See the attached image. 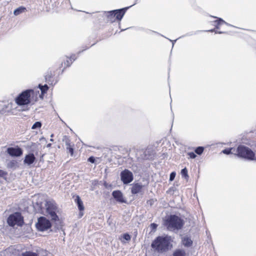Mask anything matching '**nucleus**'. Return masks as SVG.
I'll use <instances>...</instances> for the list:
<instances>
[{
    "instance_id": "nucleus-1",
    "label": "nucleus",
    "mask_w": 256,
    "mask_h": 256,
    "mask_svg": "<svg viewBox=\"0 0 256 256\" xmlns=\"http://www.w3.org/2000/svg\"><path fill=\"white\" fill-rule=\"evenodd\" d=\"M38 92L28 89L22 91L14 99L15 102L18 106H28L33 104L38 100Z\"/></svg>"
},
{
    "instance_id": "nucleus-2",
    "label": "nucleus",
    "mask_w": 256,
    "mask_h": 256,
    "mask_svg": "<svg viewBox=\"0 0 256 256\" xmlns=\"http://www.w3.org/2000/svg\"><path fill=\"white\" fill-rule=\"evenodd\" d=\"M163 224L170 231L178 230L182 228L184 222L181 218L176 214H170L166 216L164 220Z\"/></svg>"
},
{
    "instance_id": "nucleus-3",
    "label": "nucleus",
    "mask_w": 256,
    "mask_h": 256,
    "mask_svg": "<svg viewBox=\"0 0 256 256\" xmlns=\"http://www.w3.org/2000/svg\"><path fill=\"white\" fill-rule=\"evenodd\" d=\"M170 240L167 236H158L152 242L151 246L158 252H164L169 248Z\"/></svg>"
},
{
    "instance_id": "nucleus-4",
    "label": "nucleus",
    "mask_w": 256,
    "mask_h": 256,
    "mask_svg": "<svg viewBox=\"0 0 256 256\" xmlns=\"http://www.w3.org/2000/svg\"><path fill=\"white\" fill-rule=\"evenodd\" d=\"M128 8L105 12L106 21L110 23L121 20Z\"/></svg>"
},
{
    "instance_id": "nucleus-5",
    "label": "nucleus",
    "mask_w": 256,
    "mask_h": 256,
    "mask_svg": "<svg viewBox=\"0 0 256 256\" xmlns=\"http://www.w3.org/2000/svg\"><path fill=\"white\" fill-rule=\"evenodd\" d=\"M46 212L50 216L52 222L59 220V218L56 214L58 212V207L54 200L46 201L45 204Z\"/></svg>"
},
{
    "instance_id": "nucleus-6",
    "label": "nucleus",
    "mask_w": 256,
    "mask_h": 256,
    "mask_svg": "<svg viewBox=\"0 0 256 256\" xmlns=\"http://www.w3.org/2000/svg\"><path fill=\"white\" fill-rule=\"evenodd\" d=\"M236 152L238 156L250 160H254L255 156V154L251 149L242 145L238 146Z\"/></svg>"
},
{
    "instance_id": "nucleus-7",
    "label": "nucleus",
    "mask_w": 256,
    "mask_h": 256,
    "mask_svg": "<svg viewBox=\"0 0 256 256\" xmlns=\"http://www.w3.org/2000/svg\"><path fill=\"white\" fill-rule=\"evenodd\" d=\"M52 224L51 222L44 216H40L38 219V222L36 224V228L39 232L47 231L51 228Z\"/></svg>"
},
{
    "instance_id": "nucleus-8",
    "label": "nucleus",
    "mask_w": 256,
    "mask_h": 256,
    "mask_svg": "<svg viewBox=\"0 0 256 256\" xmlns=\"http://www.w3.org/2000/svg\"><path fill=\"white\" fill-rule=\"evenodd\" d=\"M7 222L11 226H14L15 225L22 226L24 224V218L20 212H16L9 216Z\"/></svg>"
},
{
    "instance_id": "nucleus-9",
    "label": "nucleus",
    "mask_w": 256,
    "mask_h": 256,
    "mask_svg": "<svg viewBox=\"0 0 256 256\" xmlns=\"http://www.w3.org/2000/svg\"><path fill=\"white\" fill-rule=\"evenodd\" d=\"M211 23L214 26V28L209 30V32H215L218 34H224L226 32V31L222 30L221 28L224 26H228V25L222 18H217L216 20L212 21Z\"/></svg>"
},
{
    "instance_id": "nucleus-10",
    "label": "nucleus",
    "mask_w": 256,
    "mask_h": 256,
    "mask_svg": "<svg viewBox=\"0 0 256 256\" xmlns=\"http://www.w3.org/2000/svg\"><path fill=\"white\" fill-rule=\"evenodd\" d=\"M120 178L124 184H128L133 180V174L128 170L125 169L121 172Z\"/></svg>"
},
{
    "instance_id": "nucleus-11",
    "label": "nucleus",
    "mask_w": 256,
    "mask_h": 256,
    "mask_svg": "<svg viewBox=\"0 0 256 256\" xmlns=\"http://www.w3.org/2000/svg\"><path fill=\"white\" fill-rule=\"evenodd\" d=\"M6 152L10 156L16 157L20 156L23 154L22 150L18 146H16L15 148H8Z\"/></svg>"
},
{
    "instance_id": "nucleus-12",
    "label": "nucleus",
    "mask_w": 256,
    "mask_h": 256,
    "mask_svg": "<svg viewBox=\"0 0 256 256\" xmlns=\"http://www.w3.org/2000/svg\"><path fill=\"white\" fill-rule=\"evenodd\" d=\"M75 56H72L70 57L66 58V60L61 63L60 68H63L61 70V72H63L64 70L69 67L73 62L75 60Z\"/></svg>"
},
{
    "instance_id": "nucleus-13",
    "label": "nucleus",
    "mask_w": 256,
    "mask_h": 256,
    "mask_svg": "<svg viewBox=\"0 0 256 256\" xmlns=\"http://www.w3.org/2000/svg\"><path fill=\"white\" fill-rule=\"evenodd\" d=\"M112 196L116 202L120 203H126V202L124 200L122 192L119 190H114L112 192Z\"/></svg>"
},
{
    "instance_id": "nucleus-14",
    "label": "nucleus",
    "mask_w": 256,
    "mask_h": 256,
    "mask_svg": "<svg viewBox=\"0 0 256 256\" xmlns=\"http://www.w3.org/2000/svg\"><path fill=\"white\" fill-rule=\"evenodd\" d=\"M36 160V158L33 154H30L25 156L24 163L28 165L32 164Z\"/></svg>"
},
{
    "instance_id": "nucleus-15",
    "label": "nucleus",
    "mask_w": 256,
    "mask_h": 256,
    "mask_svg": "<svg viewBox=\"0 0 256 256\" xmlns=\"http://www.w3.org/2000/svg\"><path fill=\"white\" fill-rule=\"evenodd\" d=\"M66 150L68 153H69L71 156H72L74 152V144H72L69 140L66 142Z\"/></svg>"
},
{
    "instance_id": "nucleus-16",
    "label": "nucleus",
    "mask_w": 256,
    "mask_h": 256,
    "mask_svg": "<svg viewBox=\"0 0 256 256\" xmlns=\"http://www.w3.org/2000/svg\"><path fill=\"white\" fill-rule=\"evenodd\" d=\"M55 74L54 72H52V71L48 72L46 76H45L46 81L49 84H52L53 82H54V76Z\"/></svg>"
},
{
    "instance_id": "nucleus-17",
    "label": "nucleus",
    "mask_w": 256,
    "mask_h": 256,
    "mask_svg": "<svg viewBox=\"0 0 256 256\" xmlns=\"http://www.w3.org/2000/svg\"><path fill=\"white\" fill-rule=\"evenodd\" d=\"M142 188V186L137 183L133 184L131 188V192L132 194H136L140 192Z\"/></svg>"
},
{
    "instance_id": "nucleus-18",
    "label": "nucleus",
    "mask_w": 256,
    "mask_h": 256,
    "mask_svg": "<svg viewBox=\"0 0 256 256\" xmlns=\"http://www.w3.org/2000/svg\"><path fill=\"white\" fill-rule=\"evenodd\" d=\"M182 243L185 246H190L192 244V241L188 236H185L182 238Z\"/></svg>"
},
{
    "instance_id": "nucleus-19",
    "label": "nucleus",
    "mask_w": 256,
    "mask_h": 256,
    "mask_svg": "<svg viewBox=\"0 0 256 256\" xmlns=\"http://www.w3.org/2000/svg\"><path fill=\"white\" fill-rule=\"evenodd\" d=\"M78 205V208L80 210V215L82 216L84 215V207L83 204V202L82 200H80L79 202L76 203Z\"/></svg>"
},
{
    "instance_id": "nucleus-20",
    "label": "nucleus",
    "mask_w": 256,
    "mask_h": 256,
    "mask_svg": "<svg viewBox=\"0 0 256 256\" xmlns=\"http://www.w3.org/2000/svg\"><path fill=\"white\" fill-rule=\"evenodd\" d=\"M26 10V8L24 6H20L14 10V14L15 16H18L20 14L25 12Z\"/></svg>"
},
{
    "instance_id": "nucleus-21",
    "label": "nucleus",
    "mask_w": 256,
    "mask_h": 256,
    "mask_svg": "<svg viewBox=\"0 0 256 256\" xmlns=\"http://www.w3.org/2000/svg\"><path fill=\"white\" fill-rule=\"evenodd\" d=\"M173 256H186L184 250H176L173 253Z\"/></svg>"
},
{
    "instance_id": "nucleus-22",
    "label": "nucleus",
    "mask_w": 256,
    "mask_h": 256,
    "mask_svg": "<svg viewBox=\"0 0 256 256\" xmlns=\"http://www.w3.org/2000/svg\"><path fill=\"white\" fill-rule=\"evenodd\" d=\"M38 87L41 90L42 94L46 93L48 90V87L46 84H44V86L39 84Z\"/></svg>"
},
{
    "instance_id": "nucleus-23",
    "label": "nucleus",
    "mask_w": 256,
    "mask_h": 256,
    "mask_svg": "<svg viewBox=\"0 0 256 256\" xmlns=\"http://www.w3.org/2000/svg\"><path fill=\"white\" fill-rule=\"evenodd\" d=\"M204 151V148L203 146H198L196 148L194 152L198 155H201Z\"/></svg>"
},
{
    "instance_id": "nucleus-24",
    "label": "nucleus",
    "mask_w": 256,
    "mask_h": 256,
    "mask_svg": "<svg viewBox=\"0 0 256 256\" xmlns=\"http://www.w3.org/2000/svg\"><path fill=\"white\" fill-rule=\"evenodd\" d=\"M22 256H38V254H36L35 252H30V251H26L22 254Z\"/></svg>"
},
{
    "instance_id": "nucleus-25",
    "label": "nucleus",
    "mask_w": 256,
    "mask_h": 256,
    "mask_svg": "<svg viewBox=\"0 0 256 256\" xmlns=\"http://www.w3.org/2000/svg\"><path fill=\"white\" fill-rule=\"evenodd\" d=\"M181 174L184 177L186 178H188V170L186 168L182 170Z\"/></svg>"
},
{
    "instance_id": "nucleus-26",
    "label": "nucleus",
    "mask_w": 256,
    "mask_h": 256,
    "mask_svg": "<svg viewBox=\"0 0 256 256\" xmlns=\"http://www.w3.org/2000/svg\"><path fill=\"white\" fill-rule=\"evenodd\" d=\"M42 126V124L40 122H36L33 126L32 127V129H36V128H40Z\"/></svg>"
},
{
    "instance_id": "nucleus-27",
    "label": "nucleus",
    "mask_w": 256,
    "mask_h": 256,
    "mask_svg": "<svg viewBox=\"0 0 256 256\" xmlns=\"http://www.w3.org/2000/svg\"><path fill=\"white\" fill-rule=\"evenodd\" d=\"M122 237L125 240H126L127 241L130 240V238H131L130 236L127 233L124 234L122 236Z\"/></svg>"
},
{
    "instance_id": "nucleus-28",
    "label": "nucleus",
    "mask_w": 256,
    "mask_h": 256,
    "mask_svg": "<svg viewBox=\"0 0 256 256\" xmlns=\"http://www.w3.org/2000/svg\"><path fill=\"white\" fill-rule=\"evenodd\" d=\"M158 224L155 223H152L150 225V228H151V230L152 232H155L157 228Z\"/></svg>"
},
{
    "instance_id": "nucleus-29",
    "label": "nucleus",
    "mask_w": 256,
    "mask_h": 256,
    "mask_svg": "<svg viewBox=\"0 0 256 256\" xmlns=\"http://www.w3.org/2000/svg\"><path fill=\"white\" fill-rule=\"evenodd\" d=\"M72 198H74V201L76 203L79 202L80 200H82L79 196L76 194L73 195Z\"/></svg>"
},
{
    "instance_id": "nucleus-30",
    "label": "nucleus",
    "mask_w": 256,
    "mask_h": 256,
    "mask_svg": "<svg viewBox=\"0 0 256 256\" xmlns=\"http://www.w3.org/2000/svg\"><path fill=\"white\" fill-rule=\"evenodd\" d=\"M233 148H226V149H224V150H222V152L224 154H230L232 152V150Z\"/></svg>"
},
{
    "instance_id": "nucleus-31",
    "label": "nucleus",
    "mask_w": 256,
    "mask_h": 256,
    "mask_svg": "<svg viewBox=\"0 0 256 256\" xmlns=\"http://www.w3.org/2000/svg\"><path fill=\"white\" fill-rule=\"evenodd\" d=\"M188 155L190 158H196V155L194 152H189L188 153Z\"/></svg>"
},
{
    "instance_id": "nucleus-32",
    "label": "nucleus",
    "mask_w": 256,
    "mask_h": 256,
    "mask_svg": "<svg viewBox=\"0 0 256 256\" xmlns=\"http://www.w3.org/2000/svg\"><path fill=\"white\" fill-rule=\"evenodd\" d=\"M176 175V174L175 172H172L170 174V180L172 181L174 179Z\"/></svg>"
},
{
    "instance_id": "nucleus-33",
    "label": "nucleus",
    "mask_w": 256,
    "mask_h": 256,
    "mask_svg": "<svg viewBox=\"0 0 256 256\" xmlns=\"http://www.w3.org/2000/svg\"><path fill=\"white\" fill-rule=\"evenodd\" d=\"M8 173L4 171L3 170H0V177H4L7 175Z\"/></svg>"
},
{
    "instance_id": "nucleus-34",
    "label": "nucleus",
    "mask_w": 256,
    "mask_h": 256,
    "mask_svg": "<svg viewBox=\"0 0 256 256\" xmlns=\"http://www.w3.org/2000/svg\"><path fill=\"white\" fill-rule=\"evenodd\" d=\"M156 200H154V199H150L148 200L147 203L149 204L150 206H152Z\"/></svg>"
},
{
    "instance_id": "nucleus-35",
    "label": "nucleus",
    "mask_w": 256,
    "mask_h": 256,
    "mask_svg": "<svg viewBox=\"0 0 256 256\" xmlns=\"http://www.w3.org/2000/svg\"><path fill=\"white\" fill-rule=\"evenodd\" d=\"M88 161L92 163H94L95 162V158L94 156H90L88 158Z\"/></svg>"
}]
</instances>
